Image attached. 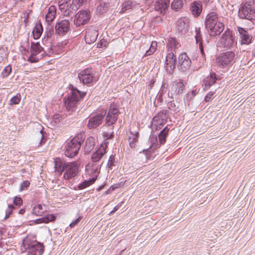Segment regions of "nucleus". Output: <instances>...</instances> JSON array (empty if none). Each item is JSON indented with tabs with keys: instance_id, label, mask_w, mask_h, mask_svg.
Segmentation results:
<instances>
[{
	"instance_id": "20",
	"label": "nucleus",
	"mask_w": 255,
	"mask_h": 255,
	"mask_svg": "<svg viewBox=\"0 0 255 255\" xmlns=\"http://www.w3.org/2000/svg\"><path fill=\"white\" fill-rule=\"evenodd\" d=\"M190 10L194 17H198L200 16L202 10L203 6L200 1H194L190 4Z\"/></svg>"
},
{
	"instance_id": "29",
	"label": "nucleus",
	"mask_w": 255,
	"mask_h": 255,
	"mask_svg": "<svg viewBox=\"0 0 255 255\" xmlns=\"http://www.w3.org/2000/svg\"><path fill=\"white\" fill-rule=\"evenodd\" d=\"M56 13V7L55 5H51L49 7L48 12L45 16L46 22L50 23L55 18Z\"/></svg>"
},
{
	"instance_id": "26",
	"label": "nucleus",
	"mask_w": 255,
	"mask_h": 255,
	"mask_svg": "<svg viewBox=\"0 0 255 255\" xmlns=\"http://www.w3.org/2000/svg\"><path fill=\"white\" fill-rule=\"evenodd\" d=\"M106 153V147H100L92 153L91 158L92 161L94 163L99 161Z\"/></svg>"
},
{
	"instance_id": "45",
	"label": "nucleus",
	"mask_w": 255,
	"mask_h": 255,
	"mask_svg": "<svg viewBox=\"0 0 255 255\" xmlns=\"http://www.w3.org/2000/svg\"><path fill=\"white\" fill-rule=\"evenodd\" d=\"M12 71L11 66L10 65L6 66L2 70L1 76L2 78L7 77L11 73Z\"/></svg>"
},
{
	"instance_id": "12",
	"label": "nucleus",
	"mask_w": 255,
	"mask_h": 255,
	"mask_svg": "<svg viewBox=\"0 0 255 255\" xmlns=\"http://www.w3.org/2000/svg\"><path fill=\"white\" fill-rule=\"evenodd\" d=\"M185 89V85L183 81L179 79L178 82H173L171 84L170 90L168 93L169 98L173 99L174 96H178L181 95Z\"/></svg>"
},
{
	"instance_id": "32",
	"label": "nucleus",
	"mask_w": 255,
	"mask_h": 255,
	"mask_svg": "<svg viewBox=\"0 0 255 255\" xmlns=\"http://www.w3.org/2000/svg\"><path fill=\"white\" fill-rule=\"evenodd\" d=\"M55 216L53 214H47L45 216L37 219L34 221V223L39 224L41 223H48L53 222L55 220Z\"/></svg>"
},
{
	"instance_id": "44",
	"label": "nucleus",
	"mask_w": 255,
	"mask_h": 255,
	"mask_svg": "<svg viewBox=\"0 0 255 255\" xmlns=\"http://www.w3.org/2000/svg\"><path fill=\"white\" fill-rule=\"evenodd\" d=\"M195 32H196V34L195 36V38L196 40V44H197L200 43V42L203 41V39H202V35L201 34L200 28V27H198V28L196 27Z\"/></svg>"
},
{
	"instance_id": "8",
	"label": "nucleus",
	"mask_w": 255,
	"mask_h": 255,
	"mask_svg": "<svg viewBox=\"0 0 255 255\" xmlns=\"http://www.w3.org/2000/svg\"><path fill=\"white\" fill-rule=\"evenodd\" d=\"M169 118V111L167 110H162L159 112L152 119L153 128L156 127L155 130L161 128L162 126L167 122ZM152 130L153 128L152 129Z\"/></svg>"
},
{
	"instance_id": "6",
	"label": "nucleus",
	"mask_w": 255,
	"mask_h": 255,
	"mask_svg": "<svg viewBox=\"0 0 255 255\" xmlns=\"http://www.w3.org/2000/svg\"><path fill=\"white\" fill-rule=\"evenodd\" d=\"M235 53L232 51H228L221 53L217 58L216 61L221 68L229 67L235 62Z\"/></svg>"
},
{
	"instance_id": "59",
	"label": "nucleus",
	"mask_w": 255,
	"mask_h": 255,
	"mask_svg": "<svg viewBox=\"0 0 255 255\" xmlns=\"http://www.w3.org/2000/svg\"><path fill=\"white\" fill-rule=\"evenodd\" d=\"M24 20H23V23L25 24V27L27 26V24L28 22H29L28 18H29V13H26L24 14Z\"/></svg>"
},
{
	"instance_id": "64",
	"label": "nucleus",
	"mask_w": 255,
	"mask_h": 255,
	"mask_svg": "<svg viewBox=\"0 0 255 255\" xmlns=\"http://www.w3.org/2000/svg\"><path fill=\"white\" fill-rule=\"evenodd\" d=\"M119 209V207L118 206H116L114 208V209L113 210V211H112L111 212V214H113L114 213H115L116 211H117Z\"/></svg>"
},
{
	"instance_id": "11",
	"label": "nucleus",
	"mask_w": 255,
	"mask_h": 255,
	"mask_svg": "<svg viewBox=\"0 0 255 255\" xmlns=\"http://www.w3.org/2000/svg\"><path fill=\"white\" fill-rule=\"evenodd\" d=\"M78 77L81 82L88 86L91 85L95 78L93 70L89 68L81 71L78 74Z\"/></svg>"
},
{
	"instance_id": "50",
	"label": "nucleus",
	"mask_w": 255,
	"mask_h": 255,
	"mask_svg": "<svg viewBox=\"0 0 255 255\" xmlns=\"http://www.w3.org/2000/svg\"><path fill=\"white\" fill-rule=\"evenodd\" d=\"M62 117L59 114L54 115L53 116V119L52 120V123L53 125L55 126H59V123H60V121L62 120Z\"/></svg>"
},
{
	"instance_id": "52",
	"label": "nucleus",
	"mask_w": 255,
	"mask_h": 255,
	"mask_svg": "<svg viewBox=\"0 0 255 255\" xmlns=\"http://www.w3.org/2000/svg\"><path fill=\"white\" fill-rule=\"evenodd\" d=\"M215 94V92L214 91H210L209 92L208 94L205 96L204 98V101L206 102H209L211 101L215 97L214 95Z\"/></svg>"
},
{
	"instance_id": "54",
	"label": "nucleus",
	"mask_w": 255,
	"mask_h": 255,
	"mask_svg": "<svg viewBox=\"0 0 255 255\" xmlns=\"http://www.w3.org/2000/svg\"><path fill=\"white\" fill-rule=\"evenodd\" d=\"M30 183L28 181H23L20 186V191H22L23 190H25L28 188V187L29 186Z\"/></svg>"
},
{
	"instance_id": "36",
	"label": "nucleus",
	"mask_w": 255,
	"mask_h": 255,
	"mask_svg": "<svg viewBox=\"0 0 255 255\" xmlns=\"http://www.w3.org/2000/svg\"><path fill=\"white\" fill-rule=\"evenodd\" d=\"M54 165L55 171L60 175H61L64 171V164L59 158L54 159Z\"/></svg>"
},
{
	"instance_id": "63",
	"label": "nucleus",
	"mask_w": 255,
	"mask_h": 255,
	"mask_svg": "<svg viewBox=\"0 0 255 255\" xmlns=\"http://www.w3.org/2000/svg\"><path fill=\"white\" fill-rule=\"evenodd\" d=\"M25 212V209L24 208L21 209L18 213L20 214H23Z\"/></svg>"
},
{
	"instance_id": "3",
	"label": "nucleus",
	"mask_w": 255,
	"mask_h": 255,
	"mask_svg": "<svg viewBox=\"0 0 255 255\" xmlns=\"http://www.w3.org/2000/svg\"><path fill=\"white\" fill-rule=\"evenodd\" d=\"M238 16L241 19L252 21L255 24V9L250 2L242 3L238 10Z\"/></svg>"
},
{
	"instance_id": "60",
	"label": "nucleus",
	"mask_w": 255,
	"mask_h": 255,
	"mask_svg": "<svg viewBox=\"0 0 255 255\" xmlns=\"http://www.w3.org/2000/svg\"><path fill=\"white\" fill-rule=\"evenodd\" d=\"M59 8L62 12L64 10V1L63 0H59L58 2Z\"/></svg>"
},
{
	"instance_id": "40",
	"label": "nucleus",
	"mask_w": 255,
	"mask_h": 255,
	"mask_svg": "<svg viewBox=\"0 0 255 255\" xmlns=\"http://www.w3.org/2000/svg\"><path fill=\"white\" fill-rule=\"evenodd\" d=\"M168 44L171 48V52H172V49H173V50L175 52L176 49H178L179 46H180L176 38L173 37H169L168 39Z\"/></svg>"
},
{
	"instance_id": "35",
	"label": "nucleus",
	"mask_w": 255,
	"mask_h": 255,
	"mask_svg": "<svg viewBox=\"0 0 255 255\" xmlns=\"http://www.w3.org/2000/svg\"><path fill=\"white\" fill-rule=\"evenodd\" d=\"M45 133V132L43 130L42 128L39 129L36 133L35 135V138L37 141H39L38 144V147L45 143L46 139L44 137V134Z\"/></svg>"
},
{
	"instance_id": "17",
	"label": "nucleus",
	"mask_w": 255,
	"mask_h": 255,
	"mask_svg": "<svg viewBox=\"0 0 255 255\" xmlns=\"http://www.w3.org/2000/svg\"><path fill=\"white\" fill-rule=\"evenodd\" d=\"M218 15L214 11L209 12L206 16L204 24L206 29L213 27V25L221 22L218 20Z\"/></svg>"
},
{
	"instance_id": "55",
	"label": "nucleus",
	"mask_w": 255,
	"mask_h": 255,
	"mask_svg": "<svg viewBox=\"0 0 255 255\" xmlns=\"http://www.w3.org/2000/svg\"><path fill=\"white\" fill-rule=\"evenodd\" d=\"M36 55H32L31 53L30 55L29 56L27 61L30 63H36L38 61L39 59L35 56Z\"/></svg>"
},
{
	"instance_id": "22",
	"label": "nucleus",
	"mask_w": 255,
	"mask_h": 255,
	"mask_svg": "<svg viewBox=\"0 0 255 255\" xmlns=\"http://www.w3.org/2000/svg\"><path fill=\"white\" fill-rule=\"evenodd\" d=\"M217 80L216 75L215 73H211L203 81V90H208L212 85L215 84Z\"/></svg>"
},
{
	"instance_id": "2",
	"label": "nucleus",
	"mask_w": 255,
	"mask_h": 255,
	"mask_svg": "<svg viewBox=\"0 0 255 255\" xmlns=\"http://www.w3.org/2000/svg\"><path fill=\"white\" fill-rule=\"evenodd\" d=\"M85 138L84 133H80L68 141L65 146V156L70 158L76 156L79 153Z\"/></svg>"
},
{
	"instance_id": "19",
	"label": "nucleus",
	"mask_w": 255,
	"mask_h": 255,
	"mask_svg": "<svg viewBox=\"0 0 255 255\" xmlns=\"http://www.w3.org/2000/svg\"><path fill=\"white\" fill-rule=\"evenodd\" d=\"M170 4V0H156L154 4L155 10L164 15Z\"/></svg>"
},
{
	"instance_id": "27",
	"label": "nucleus",
	"mask_w": 255,
	"mask_h": 255,
	"mask_svg": "<svg viewBox=\"0 0 255 255\" xmlns=\"http://www.w3.org/2000/svg\"><path fill=\"white\" fill-rule=\"evenodd\" d=\"M56 40L59 41L64 35V20H58L55 26Z\"/></svg>"
},
{
	"instance_id": "13",
	"label": "nucleus",
	"mask_w": 255,
	"mask_h": 255,
	"mask_svg": "<svg viewBox=\"0 0 255 255\" xmlns=\"http://www.w3.org/2000/svg\"><path fill=\"white\" fill-rule=\"evenodd\" d=\"M191 65V61L186 53L179 54L178 58L177 68L182 72L189 70Z\"/></svg>"
},
{
	"instance_id": "61",
	"label": "nucleus",
	"mask_w": 255,
	"mask_h": 255,
	"mask_svg": "<svg viewBox=\"0 0 255 255\" xmlns=\"http://www.w3.org/2000/svg\"><path fill=\"white\" fill-rule=\"evenodd\" d=\"M156 46H157L156 43L152 42L149 49H153L154 50V52H155V51L156 49Z\"/></svg>"
},
{
	"instance_id": "23",
	"label": "nucleus",
	"mask_w": 255,
	"mask_h": 255,
	"mask_svg": "<svg viewBox=\"0 0 255 255\" xmlns=\"http://www.w3.org/2000/svg\"><path fill=\"white\" fill-rule=\"evenodd\" d=\"M224 24L222 22H220L213 25V27L210 29H206L209 35L211 37H215L220 35L224 29Z\"/></svg>"
},
{
	"instance_id": "1",
	"label": "nucleus",
	"mask_w": 255,
	"mask_h": 255,
	"mask_svg": "<svg viewBox=\"0 0 255 255\" xmlns=\"http://www.w3.org/2000/svg\"><path fill=\"white\" fill-rule=\"evenodd\" d=\"M68 89L66 99L65 97V107L70 115L75 111L78 103L83 99L86 93L80 91L72 84L69 85Z\"/></svg>"
},
{
	"instance_id": "25",
	"label": "nucleus",
	"mask_w": 255,
	"mask_h": 255,
	"mask_svg": "<svg viewBox=\"0 0 255 255\" xmlns=\"http://www.w3.org/2000/svg\"><path fill=\"white\" fill-rule=\"evenodd\" d=\"M237 29L241 38V44H250L251 42L252 38H251L247 30L240 26H238Z\"/></svg>"
},
{
	"instance_id": "4",
	"label": "nucleus",
	"mask_w": 255,
	"mask_h": 255,
	"mask_svg": "<svg viewBox=\"0 0 255 255\" xmlns=\"http://www.w3.org/2000/svg\"><path fill=\"white\" fill-rule=\"evenodd\" d=\"M23 245L27 255H42L44 252L43 245L36 241H30L25 239L23 240Z\"/></svg>"
},
{
	"instance_id": "39",
	"label": "nucleus",
	"mask_w": 255,
	"mask_h": 255,
	"mask_svg": "<svg viewBox=\"0 0 255 255\" xmlns=\"http://www.w3.org/2000/svg\"><path fill=\"white\" fill-rule=\"evenodd\" d=\"M45 208H43L42 205L38 204L35 206L32 209V213L38 216H41L45 211Z\"/></svg>"
},
{
	"instance_id": "48",
	"label": "nucleus",
	"mask_w": 255,
	"mask_h": 255,
	"mask_svg": "<svg viewBox=\"0 0 255 255\" xmlns=\"http://www.w3.org/2000/svg\"><path fill=\"white\" fill-rule=\"evenodd\" d=\"M14 209V206L12 204H9L8 205V208L5 211V216L4 220L8 219L11 214L12 213L13 210Z\"/></svg>"
},
{
	"instance_id": "14",
	"label": "nucleus",
	"mask_w": 255,
	"mask_h": 255,
	"mask_svg": "<svg viewBox=\"0 0 255 255\" xmlns=\"http://www.w3.org/2000/svg\"><path fill=\"white\" fill-rule=\"evenodd\" d=\"M90 17V11L89 9L81 10L75 15L76 18L74 20V24L77 26L84 25L88 23Z\"/></svg>"
},
{
	"instance_id": "53",
	"label": "nucleus",
	"mask_w": 255,
	"mask_h": 255,
	"mask_svg": "<svg viewBox=\"0 0 255 255\" xmlns=\"http://www.w3.org/2000/svg\"><path fill=\"white\" fill-rule=\"evenodd\" d=\"M13 204L15 206H19L22 204V199L20 197L15 196L13 199Z\"/></svg>"
},
{
	"instance_id": "30",
	"label": "nucleus",
	"mask_w": 255,
	"mask_h": 255,
	"mask_svg": "<svg viewBox=\"0 0 255 255\" xmlns=\"http://www.w3.org/2000/svg\"><path fill=\"white\" fill-rule=\"evenodd\" d=\"M95 145V138L92 136L88 137L85 141L84 151L86 153L90 152Z\"/></svg>"
},
{
	"instance_id": "5",
	"label": "nucleus",
	"mask_w": 255,
	"mask_h": 255,
	"mask_svg": "<svg viewBox=\"0 0 255 255\" xmlns=\"http://www.w3.org/2000/svg\"><path fill=\"white\" fill-rule=\"evenodd\" d=\"M77 9V6L74 3V0H65V16L68 17L65 19V34L70 30L71 21Z\"/></svg>"
},
{
	"instance_id": "43",
	"label": "nucleus",
	"mask_w": 255,
	"mask_h": 255,
	"mask_svg": "<svg viewBox=\"0 0 255 255\" xmlns=\"http://www.w3.org/2000/svg\"><path fill=\"white\" fill-rule=\"evenodd\" d=\"M95 180H96V179L94 178L90 179L88 180H84L82 183H80L78 185L79 189H80V190L83 189L89 186L90 185L93 184L95 182Z\"/></svg>"
},
{
	"instance_id": "49",
	"label": "nucleus",
	"mask_w": 255,
	"mask_h": 255,
	"mask_svg": "<svg viewBox=\"0 0 255 255\" xmlns=\"http://www.w3.org/2000/svg\"><path fill=\"white\" fill-rule=\"evenodd\" d=\"M62 43L63 41H62L61 43L60 42H58L56 46L54 48V50L58 54L62 53L64 51V45Z\"/></svg>"
},
{
	"instance_id": "57",
	"label": "nucleus",
	"mask_w": 255,
	"mask_h": 255,
	"mask_svg": "<svg viewBox=\"0 0 255 255\" xmlns=\"http://www.w3.org/2000/svg\"><path fill=\"white\" fill-rule=\"evenodd\" d=\"M81 217H79L76 219H75L74 221H73L72 223H70L69 226L71 228L74 227L75 226H76L81 220Z\"/></svg>"
},
{
	"instance_id": "56",
	"label": "nucleus",
	"mask_w": 255,
	"mask_h": 255,
	"mask_svg": "<svg viewBox=\"0 0 255 255\" xmlns=\"http://www.w3.org/2000/svg\"><path fill=\"white\" fill-rule=\"evenodd\" d=\"M107 44V41L104 39H102L97 43V47H106Z\"/></svg>"
},
{
	"instance_id": "18",
	"label": "nucleus",
	"mask_w": 255,
	"mask_h": 255,
	"mask_svg": "<svg viewBox=\"0 0 255 255\" xmlns=\"http://www.w3.org/2000/svg\"><path fill=\"white\" fill-rule=\"evenodd\" d=\"M189 19L186 17H181L177 21V28L178 31L181 34H185L187 33L189 29Z\"/></svg>"
},
{
	"instance_id": "42",
	"label": "nucleus",
	"mask_w": 255,
	"mask_h": 255,
	"mask_svg": "<svg viewBox=\"0 0 255 255\" xmlns=\"http://www.w3.org/2000/svg\"><path fill=\"white\" fill-rule=\"evenodd\" d=\"M117 165V161H116V155L112 154L109 159L107 164V168L109 170H112L113 167Z\"/></svg>"
},
{
	"instance_id": "15",
	"label": "nucleus",
	"mask_w": 255,
	"mask_h": 255,
	"mask_svg": "<svg viewBox=\"0 0 255 255\" xmlns=\"http://www.w3.org/2000/svg\"><path fill=\"white\" fill-rule=\"evenodd\" d=\"M176 57L173 52H169L165 59V67L167 72L172 74L176 66Z\"/></svg>"
},
{
	"instance_id": "34",
	"label": "nucleus",
	"mask_w": 255,
	"mask_h": 255,
	"mask_svg": "<svg viewBox=\"0 0 255 255\" xmlns=\"http://www.w3.org/2000/svg\"><path fill=\"white\" fill-rule=\"evenodd\" d=\"M43 51V48L41 46L39 42H31L30 48V52L32 55H37Z\"/></svg>"
},
{
	"instance_id": "47",
	"label": "nucleus",
	"mask_w": 255,
	"mask_h": 255,
	"mask_svg": "<svg viewBox=\"0 0 255 255\" xmlns=\"http://www.w3.org/2000/svg\"><path fill=\"white\" fill-rule=\"evenodd\" d=\"M21 95L20 94H17L16 96L13 97L10 100V105H16L19 104L21 100Z\"/></svg>"
},
{
	"instance_id": "24",
	"label": "nucleus",
	"mask_w": 255,
	"mask_h": 255,
	"mask_svg": "<svg viewBox=\"0 0 255 255\" xmlns=\"http://www.w3.org/2000/svg\"><path fill=\"white\" fill-rule=\"evenodd\" d=\"M197 44L198 45L202 58H204V60H205L206 55L209 54L212 47L211 45L210 44L209 41L206 40L204 42H200V43Z\"/></svg>"
},
{
	"instance_id": "7",
	"label": "nucleus",
	"mask_w": 255,
	"mask_h": 255,
	"mask_svg": "<svg viewBox=\"0 0 255 255\" xmlns=\"http://www.w3.org/2000/svg\"><path fill=\"white\" fill-rule=\"evenodd\" d=\"M107 111L102 109L100 111L99 113H97L90 117L87 125L88 128L90 129L97 128L103 123Z\"/></svg>"
},
{
	"instance_id": "33",
	"label": "nucleus",
	"mask_w": 255,
	"mask_h": 255,
	"mask_svg": "<svg viewBox=\"0 0 255 255\" xmlns=\"http://www.w3.org/2000/svg\"><path fill=\"white\" fill-rule=\"evenodd\" d=\"M169 130L168 126H166L159 132L158 134V140L160 146L165 143Z\"/></svg>"
},
{
	"instance_id": "28",
	"label": "nucleus",
	"mask_w": 255,
	"mask_h": 255,
	"mask_svg": "<svg viewBox=\"0 0 255 255\" xmlns=\"http://www.w3.org/2000/svg\"><path fill=\"white\" fill-rule=\"evenodd\" d=\"M43 28L41 22L39 21L35 24L33 28L32 33L34 39H39L43 32Z\"/></svg>"
},
{
	"instance_id": "41",
	"label": "nucleus",
	"mask_w": 255,
	"mask_h": 255,
	"mask_svg": "<svg viewBox=\"0 0 255 255\" xmlns=\"http://www.w3.org/2000/svg\"><path fill=\"white\" fill-rule=\"evenodd\" d=\"M183 6V1L182 0H174L171 4V8L175 11L179 10Z\"/></svg>"
},
{
	"instance_id": "31",
	"label": "nucleus",
	"mask_w": 255,
	"mask_h": 255,
	"mask_svg": "<svg viewBox=\"0 0 255 255\" xmlns=\"http://www.w3.org/2000/svg\"><path fill=\"white\" fill-rule=\"evenodd\" d=\"M135 5V1L131 0H127L121 4L120 13H123L128 10L132 9Z\"/></svg>"
},
{
	"instance_id": "10",
	"label": "nucleus",
	"mask_w": 255,
	"mask_h": 255,
	"mask_svg": "<svg viewBox=\"0 0 255 255\" xmlns=\"http://www.w3.org/2000/svg\"><path fill=\"white\" fill-rule=\"evenodd\" d=\"M79 166L76 161L66 162L65 161V180L73 178L78 173Z\"/></svg>"
},
{
	"instance_id": "16",
	"label": "nucleus",
	"mask_w": 255,
	"mask_h": 255,
	"mask_svg": "<svg viewBox=\"0 0 255 255\" xmlns=\"http://www.w3.org/2000/svg\"><path fill=\"white\" fill-rule=\"evenodd\" d=\"M221 43L224 47L231 48L235 45V37L233 36L232 31L229 29L226 30L222 35Z\"/></svg>"
},
{
	"instance_id": "21",
	"label": "nucleus",
	"mask_w": 255,
	"mask_h": 255,
	"mask_svg": "<svg viewBox=\"0 0 255 255\" xmlns=\"http://www.w3.org/2000/svg\"><path fill=\"white\" fill-rule=\"evenodd\" d=\"M149 140L151 142V145L150 146L149 148L143 149L141 152L140 153H144L145 154L146 158H148V152H150V150L152 148H153V150L155 149L158 148L160 147V144L159 143V140L157 138V136L156 135L154 134L153 133L151 134L149 136Z\"/></svg>"
},
{
	"instance_id": "46",
	"label": "nucleus",
	"mask_w": 255,
	"mask_h": 255,
	"mask_svg": "<svg viewBox=\"0 0 255 255\" xmlns=\"http://www.w3.org/2000/svg\"><path fill=\"white\" fill-rule=\"evenodd\" d=\"M104 162H102L100 164H97V163H94L92 166L91 168V171L92 173L93 174L95 173H99L100 172V169L101 168V166L103 164Z\"/></svg>"
},
{
	"instance_id": "38",
	"label": "nucleus",
	"mask_w": 255,
	"mask_h": 255,
	"mask_svg": "<svg viewBox=\"0 0 255 255\" xmlns=\"http://www.w3.org/2000/svg\"><path fill=\"white\" fill-rule=\"evenodd\" d=\"M131 134H132V137H129L128 139L129 141V146L133 148H134L136 146V143L138 141V138L139 137V133L138 132H136L135 134L132 133L131 132Z\"/></svg>"
},
{
	"instance_id": "62",
	"label": "nucleus",
	"mask_w": 255,
	"mask_h": 255,
	"mask_svg": "<svg viewBox=\"0 0 255 255\" xmlns=\"http://www.w3.org/2000/svg\"><path fill=\"white\" fill-rule=\"evenodd\" d=\"M154 50L153 49H149L148 50L146 51L145 56H149L151 54H153L154 53Z\"/></svg>"
},
{
	"instance_id": "9",
	"label": "nucleus",
	"mask_w": 255,
	"mask_h": 255,
	"mask_svg": "<svg viewBox=\"0 0 255 255\" xmlns=\"http://www.w3.org/2000/svg\"><path fill=\"white\" fill-rule=\"evenodd\" d=\"M120 114V112L115 105H111L106 115L105 122L106 125L110 126L115 124Z\"/></svg>"
},
{
	"instance_id": "58",
	"label": "nucleus",
	"mask_w": 255,
	"mask_h": 255,
	"mask_svg": "<svg viewBox=\"0 0 255 255\" xmlns=\"http://www.w3.org/2000/svg\"><path fill=\"white\" fill-rule=\"evenodd\" d=\"M194 91H192L191 94H187L185 96V99L187 101V103H188L189 104L190 100L191 99L192 96H194Z\"/></svg>"
},
{
	"instance_id": "51",
	"label": "nucleus",
	"mask_w": 255,
	"mask_h": 255,
	"mask_svg": "<svg viewBox=\"0 0 255 255\" xmlns=\"http://www.w3.org/2000/svg\"><path fill=\"white\" fill-rule=\"evenodd\" d=\"M168 109L170 110H171L174 112H177V111L178 109V107L176 106V105L174 103V101L169 102L168 103Z\"/></svg>"
},
{
	"instance_id": "37",
	"label": "nucleus",
	"mask_w": 255,
	"mask_h": 255,
	"mask_svg": "<svg viewBox=\"0 0 255 255\" xmlns=\"http://www.w3.org/2000/svg\"><path fill=\"white\" fill-rule=\"evenodd\" d=\"M110 8V4L109 2L102 1L97 7L98 12L101 14L106 13Z\"/></svg>"
}]
</instances>
